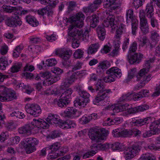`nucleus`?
Segmentation results:
<instances>
[{"label": "nucleus", "mask_w": 160, "mask_h": 160, "mask_svg": "<svg viewBox=\"0 0 160 160\" xmlns=\"http://www.w3.org/2000/svg\"><path fill=\"white\" fill-rule=\"evenodd\" d=\"M68 30V35L73 38L72 43V46L73 48H77L79 47V40L84 41L87 40L89 38V29L88 28H86L83 32V30H79L78 28H74L73 26H71L69 28Z\"/></svg>", "instance_id": "obj_1"}, {"label": "nucleus", "mask_w": 160, "mask_h": 160, "mask_svg": "<svg viewBox=\"0 0 160 160\" xmlns=\"http://www.w3.org/2000/svg\"><path fill=\"white\" fill-rule=\"evenodd\" d=\"M94 88L96 89L97 94L93 101V103L96 104L99 102L104 100L106 98L108 94L112 92L111 90L106 89L105 84L101 79H99L94 84Z\"/></svg>", "instance_id": "obj_2"}, {"label": "nucleus", "mask_w": 160, "mask_h": 160, "mask_svg": "<svg viewBox=\"0 0 160 160\" xmlns=\"http://www.w3.org/2000/svg\"><path fill=\"white\" fill-rule=\"evenodd\" d=\"M60 119L59 117L56 115L49 113L45 121L42 119L36 120V119H34V120L35 121V125L38 128L46 129L49 127V124L57 125L60 121Z\"/></svg>", "instance_id": "obj_3"}, {"label": "nucleus", "mask_w": 160, "mask_h": 160, "mask_svg": "<svg viewBox=\"0 0 160 160\" xmlns=\"http://www.w3.org/2000/svg\"><path fill=\"white\" fill-rule=\"evenodd\" d=\"M114 137H128L133 135L135 137H140L141 132L138 129L134 128L131 130L117 128L113 130L112 132Z\"/></svg>", "instance_id": "obj_4"}, {"label": "nucleus", "mask_w": 160, "mask_h": 160, "mask_svg": "<svg viewBox=\"0 0 160 160\" xmlns=\"http://www.w3.org/2000/svg\"><path fill=\"white\" fill-rule=\"evenodd\" d=\"M39 141L36 138L32 137L25 138L21 141L20 144L22 148H24L27 153H31L36 150L35 146L38 143Z\"/></svg>", "instance_id": "obj_5"}, {"label": "nucleus", "mask_w": 160, "mask_h": 160, "mask_svg": "<svg viewBox=\"0 0 160 160\" xmlns=\"http://www.w3.org/2000/svg\"><path fill=\"white\" fill-rule=\"evenodd\" d=\"M60 145L58 143H55L51 145L49 148H47L49 150V154L51 159H53L63 155L68 151V147L64 148L62 150L59 149Z\"/></svg>", "instance_id": "obj_6"}, {"label": "nucleus", "mask_w": 160, "mask_h": 160, "mask_svg": "<svg viewBox=\"0 0 160 160\" xmlns=\"http://www.w3.org/2000/svg\"><path fill=\"white\" fill-rule=\"evenodd\" d=\"M79 97H77L74 101V105L76 107H84L87 103L89 102L90 94L84 91L79 92Z\"/></svg>", "instance_id": "obj_7"}, {"label": "nucleus", "mask_w": 160, "mask_h": 160, "mask_svg": "<svg viewBox=\"0 0 160 160\" xmlns=\"http://www.w3.org/2000/svg\"><path fill=\"white\" fill-rule=\"evenodd\" d=\"M68 73V78L61 86L62 89H64V88L69 87L70 85L73 84L78 79V76L81 73L80 71L74 72L69 71Z\"/></svg>", "instance_id": "obj_8"}, {"label": "nucleus", "mask_w": 160, "mask_h": 160, "mask_svg": "<svg viewBox=\"0 0 160 160\" xmlns=\"http://www.w3.org/2000/svg\"><path fill=\"white\" fill-rule=\"evenodd\" d=\"M85 18V16L82 12H78L76 14L74 17H73L72 19H69L70 20H68L67 22L73 23V26L74 28H82L83 25V20Z\"/></svg>", "instance_id": "obj_9"}, {"label": "nucleus", "mask_w": 160, "mask_h": 160, "mask_svg": "<svg viewBox=\"0 0 160 160\" xmlns=\"http://www.w3.org/2000/svg\"><path fill=\"white\" fill-rule=\"evenodd\" d=\"M0 92H2V95L3 97L2 100L3 102L12 100L17 98L16 95L14 91H11L3 86H0Z\"/></svg>", "instance_id": "obj_10"}, {"label": "nucleus", "mask_w": 160, "mask_h": 160, "mask_svg": "<svg viewBox=\"0 0 160 160\" xmlns=\"http://www.w3.org/2000/svg\"><path fill=\"white\" fill-rule=\"evenodd\" d=\"M26 112L34 117L40 115L42 112L40 106L37 104L28 103L25 107Z\"/></svg>", "instance_id": "obj_11"}, {"label": "nucleus", "mask_w": 160, "mask_h": 160, "mask_svg": "<svg viewBox=\"0 0 160 160\" xmlns=\"http://www.w3.org/2000/svg\"><path fill=\"white\" fill-rule=\"evenodd\" d=\"M118 24V21L115 20V16L112 14H109L107 18V19L105 20L103 22V25L104 27H110L111 32L112 30H115L116 29Z\"/></svg>", "instance_id": "obj_12"}, {"label": "nucleus", "mask_w": 160, "mask_h": 160, "mask_svg": "<svg viewBox=\"0 0 160 160\" xmlns=\"http://www.w3.org/2000/svg\"><path fill=\"white\" fill-rule=\"evenodd\" d=\"M154 60V58H152L145 61L144 68L141 69L136 76L137 81L141 79L143 81L142 79H144V76L149 71L150 63L153 62Z\"/></svg>", "instance_id": "obj_13"}, {"label": "nucleus", "mask_w": 160, "mask_h": 160, "mask_svg": "<svg viewBox=\"0 0 160 160\" xmlns=\"http://www.w3.org/2000/svg\"><path fill=\"white\" fill-rule=\"evenodd\" d=\"M88 135L89 138L93 141H96V142H99L103 139L104 134L101 131L90 129Z\"/></svg>", "instance_id": "obj_14"}, {"label": "nucleus", "mask_w": 160, "mask_h": 160, "mask_svg": "<svg viewBox=\"0 0 160 160\" xmlns=\"http://www.w3.org/2000/svg\"><path fill=\"white\" fill-rule=\"evenodd\" d=\"M35 121L33 119V121L31 124H26L19 128L18 129V133L25 136H28L30 135L32 130L34 129V127L37 125H35Z\"/></svg>", "instance_id": "obj_15"}, {"label": "nucleus", "mask_w": 160, "mask_h": 160, "mask_svg": "<svg viewBox=\"0 0 160 160\" xmlns=\"http://www.w3.org/2000/svg\"><path fill=\"white\" fill-rule=\"evenodd\" d=\"M82 112L78 111L73 107L67 108L63 112L65 118H73L78 117L81 114Z\"/></svg>", "instance_id": "obj_16"}, {"label": "nucleus", "mask_w": 160, "mask_h": 160, "mask_svg": "<svg viewBox=\"0 0 160 160\" xmlns=\"http://www.w3.org/2000/svg\"><path fill=\"white\" fill-rule=\"evenodd\" d=\"M72 53V50L69 48H60L55 50V54L63 59L69 60Z\"/></svg>", "instance_id": "obj_17"}, {"label": "nucleus", "mask_w": 160, "mask_h": 160, "mask_svg": "<svg viewBox=\"0 0 160 160\" xmlns=\"http://www.w3.org/2000/svg\"><path fill=\"white\" fill-rule=\"evenodd\" d=\"M6 25L10 27H16L22 24V21L18 16L8 17L5 20Z\"/></svg>", "instance_id": "obj_18"}, {"label": "nucleus", "mask_w": 160, "mask_h": 160, "mask_svg": "<svg viewBox=\"0 0 160 160\" xmlns=\"http://www.w3.org/2000/svg\"><path fill=\"white\" fill-rule=\"evenodd\" d=\"M143 55L140 53H136L133 55H130V57L128 54L127 58L130 64H137L139 63L142 61Z\"/></svg>", "instance_id": "obj_19"}, {"label": "nucleus", "mask_w": 160, "mask_h": 160, "mask_svg": "<svg viewBox=\"0 0 160 160\" xmlns=\"http://www.w3.org/2000/svg\"><path fill=\"white\" fill-rule=\"evenodd\" d=\"M110 66V63L107 60H104L100 62L97 67V73L99 75L103 74L104 71Z\"/></svg>", "instance_id": "obj_20"}, {"label": "nucleus", "mask_w": 160, "mask_h": 160, "mask_svg": "<svg viewBox=\"0 0 160 160\" xmlns=\"http://www.w3.org/2000/svg\"><path fill=\"white\" fill-rule=\"evenodd\" d=\"M109 144L108 143H101L99 142L93 143L90 147L91 149L95 151H105L109 148Z\"/></svg>", "instance_id": "obj_21"}, {"label": "nucleus", "mask_w": 160, "mask_h": 160, "mask_svg": "<svg viewBox=\"0 0 160 160\" xmlns=\"http://www.w3.org/2000/svg\"><path fill=\"white\" fill-rule=\"evenodd\" d=\"M101 2L100 0H94L92 3L90 4L88 7L83 8V11L86 13L93 12L96 10L98 8V5L100 4Z\"/></svg>", "instance_id": "obj_22"}, {"label": "nucleus", "mask_w": 160, "mask_h": 160, "mask_svg": "<svg viewBox=\"0 0 160 160\" xmlns=\"http://www.w3.org/2000/svg\"><path fill=\"white\" fill-rule=\"evenodd\" d=\"M106 73L111 75L115 78H120L122 75L121 70L117 67H113L108 69Z\"/></svg>", "instance_id": "obj_23"}, {"label": "nucleus", "mask_w": 160, "mask_h": 160, "mask_svg": "<svg viewBox=\"0 0 160 160\" xmlns=\"http://www.w3.org/2000/svg\"><path fill=\"white\" fill-rule=\"evenodd\" d=\"M152 118L151 117H148L143 119H140L134 120L132 119V124L134 126H142L145 124H148L151 122Z\"/></svg>", "instance_id": "obj_24"}, {"label": "nucleus", "mask_w": 160, "mask_h": 160, "mask_svg": "<svg viewBox=\"0 0 160 160\" xmlns=\"http://www.w3.org/2000/svg\"><path fill=\"white\" fill-rule=\"evenodd\" d=\"M70 99L61 95L58 101H57L58 106L61 108H65L70 103Z\"/></svg>", "instance_id": "obj_25"}, {"label": "nucleus", "mask_w": 160, "mask_h": 160, "mask_svg": "<svg viewBox=\"0 0 160 160\" xmlns=\"http://www.w3.org/2000/svg\"><path fill=\"white\" fill-rule=\"evenodd\" d=\"M135 94L133 93L128 92L127 94L123 95L119 99L118 102L120 103H122V102L130 101L133 99L135 101L134 96Z\"/></svg>", "instance_id": "obj_26"}, {"label": "nucleus", "mask_w": 160, "mask_h": 160, "mask_svg": "<svg viewBox=\"0 0 160 160\" xmlns=\"http://www.w3.org/2000/svg\"><path fill=\"white\" fill-rule=\"evenodd\" d=\"M12 62V61L11 60H9L8 62V59L6 57L2 56L0 58V70H5L6 67Z\"/></svg>", "instance_id": "obj_27"}, {"label": "nucleus", "mask_w": 160, "mask_h": 160, "mask_svg": "<svg viewBox=\"0 0 160 160\" xmlns=\"http://www.w3.org/2000/svg\"><path fill=\"white\" fill-rule=\"evenodd\" d=\"M152 2H151L149 3H148L146 6L145 12L146 16L148 18L154 16V11Z\"/></svg>", "instance_id": "obj_28"}, {"label": "nucleus", "mask_w": 160, "mask_h": 160, "mask_svg": "<svg viewBox=\"0 0 160 160\" xmlns=\"http://www.w3.org/2000/svg\"><path fill=\"white\" fill-rule=\"evenodd\" d=\"M37 12L38 14L41 16L47 14L48 16H51L53 14L52 10L51 9H49L48 6L46 7L45 8H43L41 9L38 10Z\"/></svg>", "instance_id": "obj_29"}, {"label": "nucleus", "mask_w": 160, "mask_h": 160, "mask_svg": "<svg viewBox=\"0 0 160 160\" xmlns=\"http://www.w3.org/2000/svg\"><path fill=\"white\" fill-rule=\"evenodd\" d=\"M125 31V25L122 24H120L118 28L116 30L114 40L116 41H120L121 35L123 32Z\"/></svg>", "instance_id": "obj_30"}, {"label": "nucleus", "mask_w": 160, "mask_h": 160, "mask_svg": "<svg viewBox=\"0 0 160 160\" xmlns=\"http://www.w3.org/2000/svg\"><path fill=\"white\" fill-rule=\"evenodd\" d=\"M108 109L110 110H113L114 112H122L126 110V108L123 105L116 104L108 106Z\"/></svg>", "instance_id": "obj_31"}, {"label": "nucleus", "mask_w": 160, "mask_h": 160, "mask_svg": "<svg viewBox=\"0 0 160 160\" xmlns=\"http://www.w3.org/2000/svg\"><path fill=\"white\" fill-rule=\"evenodd\" d=\"M97 32L99 39L101 41L104 40L106 35L104 28L99 26L97 28Z\"/></svg>", "instance_id": "obj_32"}, {"label": "nucleus", "mask_w": 160, "mask_h": 160, "mask_svg": "<svg viewBox=\"0 0 160 160\" xmlns=\"http://www.w3.org/2000/svg\"><path fill=\"white\" fill-rule=\"evenodd\" d=\"M87 19H90V26L91 28H95L98 23L99 18L96 15H93L88 17Z\"/></svg>", "instance_id": "obj_33"}, {"label": "nucleus", "mask_w": 160, "mask_h": 160, "mask_svg": "<svg viewBox=\"0 0 160 160\" xmlns=\"http://www.w3.org/2000/svg\"><path fill=\"white\" fill-rule=\"evenodd\" d=\"M135 94V100L138 101L141 100L143 97H148L149 95V91L148 90L143 89L140 92Z\"/></svg>", "instance_id": "obj_34"}, {"label": "nucleus", "mask_w": 160, "mask_h": 160, "mask_svg": "<svg viewBox=\"0 0 160 160\" xmlns=\"http://www.w3.org/2000/svg\"><path fill=\"white\" fill-rule=\"evenodd\" d=\"M150 129L154 132H158L160 130V118L152 122L150 126Z\"/></svg>", "instance_id": "obj_35"}, {"label": "nucleus", "mask_w": 160, "mask_h": 160, "mask_svg": "<svg viewBox=\"0 0 160 160\" xmlns=\"http://www.w3.org/2000/svg\"><path fill=\"white\" fill-rule=\"evenodd\" d=\"M2 8L4 11L8 13H11L16 11L20 10L22 8L19 6L13 7L6 5H3Z\"/></svg>", "instance_id": "obj_36"}, {"label": "nucleus", "mask_w": 160, "mask_h": 160, "mask_svg": "<svg viewBox=\"0 0 160 160\" xmlns=\"http://www.w3.org/2000/svg\"><path fill=\"white\" fill-rule=\"evenodd\" d=\"M26 19L27 22L33 27H36L38 25V22L34 17L28 15L26 16Z\"/></svg>", "instance_id": "obj_37"}, {"label": "nucleus", "mask_w": 160, "mask_h": 160, "mask_svg": "<svg viewBox=\"0 0 160 160\" xmlns=\"http://www.w3.org/2000/svg\"><path fill=\"white\" fill-rule=\"evenodd\" d=\"M108 2V1H107L105 3L106 7H109L112 5H115V6H112L111 8L114 10L118 8L121 5L120 2H117V0H109V2Z\"/></svg>", "instance_id": "obj_38"}, {"label": "nucleus", "mask_w": 160, "mask_h": 160, "mask_svg": "<svg viewBox=\"0 0 160 160\" xmlns=\"http://www.w3.org/2000/svg\"><path fill=\"white\" fill-rule=\"evenodd\" d=\"M99 46L98 43L92 44L88 47L87 50V52L88 54H92L96 52Z\"/></svg>", "instance_id": "obj_39"}, {"label": "nucleus", "mask_w": 160, "mask_h": 160, "mask_svg": "<svg viewBox=\"0 0 160 160\" xmlns=\"http://www.w3.org/2000/svg\"><path fill=\"white\" fill-rule=\"evenodd\" d=\"M151 39L153 42H158L160 39V36L156 30H153L151 32Z\"/></svg>", "instance_id": "obj_40"}, {"label": "nucleus", "mask_w": 160, "mask_h": 160, "mask_svg": "<svg viewBox=\"0 0 160 160\" xmlns=\"http://www.w3.org/2000/svg\"><path fill=\"white\" fill-rule=\"evenodd\" d=\"M65 3L68 5L67 12L68 13H69L73 11L77 5L76 2L74 1L65 2Z\"/></svg>", "instance_id": "obj_41"}, {"label": "nucleus", "mask_w": 160, "mask_h": 160, "mask_svg": "<svg viewBox=\"0 0 160 160\" xmlns=\"http://www.w3.org/2000/svg\"><path fill=\"white\" fill-rule=\"evenodd\" d=\"M22 66L21 62H16L13 64L10 68L11 72L12 73L18 72Z\"/></svg>", "instance_id": "obj_42"}, {"label": "nucleus", "mask_w": 160, "mask_h": 160, "mask_svg": "<svg viewBox=\"0 0 160 160\" xmlns=\"http://www.w3.org/2000/svg\"><path fill=\"white\" fill-rule=\"evenodd\" d=\"M111 148L113 151L116 150L122 151L124 149V146L119 142H116L112 144Z\"/></svg>", "instance_id": "obj_43"}, {"label": "nucleus", "mask_w": 160, "mask_h": 160, "mask_svg": "<svg viewBox=\"0 0 160 160\" xmlns=\"http://www.w3.org/2000/svg\"><path fill=\"white\" fill-rule=\"evenodd\" d=\"M134 156L138 154L140 151L141 148L138 145L135 144L133 145L132 147L128 148Z\"/></svg>", "instance_id": "obj_44"}, {"label": "nucleus", "mask_w": 160, "mask_h": 160, "mask_svg": "<svg viewBox=\"0 0 160 160\" xmlns=\"http://www.w3.org/2000/svg\"><path fill=\"white\" fill-rule=\"evenodd\" d=\"M114 43L115 48L112 51V53L113 55H117L119 52L121 42L120 41H116L114 40Z\"/></svg>", "instance_id": "obj_45"}, {"label": "nucleus", "mask_w": 160, "mask_h": 160, "mask_svg": "<svg viewBox=\"0 0 160 160\" xmlns=\"http://www.w3.org/2000/svg\"><path fill=\"white\" fill-rule=\"evenodd\" d=\"M152 27L153 28H158V22L156 18L154 16L148 18Z\"/></svg>", "instance_id": "obj_46"}, {"label": "nucleus", "mask_w": 160, "mask_h": 160, "mask_svg": "<svg viewBox=\"0 0 160 160\" xmlns=\"http://www.w3.org/2000/svg\"><path fill=\"white\" fill-rule=\"evenodd\" d=\"M138 29V21L135 20L132 22V34L133 35H136V32Z\"/></svg>", "instance_id": "obj_47"}, {"label": "nucleus", "mask_w": 160, "mask_h": 160, "mask_svg": "<svg viewBox=\"0 0 160 160\" xmlns=\"http://www.w3.org/2000/svg\"><path fill=\"white\" fill-rule=\"evenodd\" d=\"M84 52L81 49H78L73 53L74 58L76 59L81 58L83 57Z\"/></svg>", "instance_id": "obj_48"}, {"label": "nucleus", "mask_w": 160, "mask_h": 160, "mask_svg": "<svg viewBox=\"0 0 160 160\" xmlns=\"http://www.w3.org/2000/svg\"><path fill=\"white\" fill-rule=\"evenodd\" d=\"M133 12L132 9L128 10L126 14L127 21L131 20V22L134 21L136 19H134L133 17Z\"/></svg>", "instance_id": "obj_49"}, {"label": "nucleus", "mask_w": 160, "mask_h": 160, "mask_svg": "<svg viewBox=\"0 0 160 160\" xmlns=\"http://www.w3.org/2000/svg\"><path fill=\"white\" fill-rule=\"evenodd\" d=\"M141 160H155V157L149 153L143 155L141 157Z\"/></svg>", "instance_id": "obj_50"}, {"label": "nucleus", "mask_w": 160, "mask_h": 160, "mask_svg": "<svg viewBox=\"0 0 160 160\" xmlns=\"http://www.w3.org/2000/svg\"><path fill=\"white\" fill-rule=\"evenodd\" d=\"M73 92V91L72 89L69 88L65 91L63 92L62 93L61 95L70 99L71 98V95Z\"/></svg>", "instance_id": "obj_51"}, {"label": "nucleus", "mask_w": 160, "mask_h": 160, "mask_svg": "<svg viewBox=\"0 0 160 160\" xmlns=\"http://www.w3.org/2000/svg\"><path fill=\"white\" fill-rule=\"evenodd\" d=\"M66 122L67 129L75 128L77 126L75 122L74 121L67 120Z\"/></svg>", "instance_id": "obj_52"}, {"label": "nucleus", "mask_w": 160, "mask_h": 160, "mask_svg": "<svg viewBox=\"0 0 160 160\" xmlns=\"http://www.w3.org/2000/svg\"><path fill=\"white\" fill-rule=\"evenodd\" d=\"M57 63V62L55 58H52L47 60L45 64L47 66L52 67L55 66Z\"/></svg>", "instance_id": "obj_53"}, {"label": "nucleus", "mask_w": 160, "mask_h": 160, "mask_svg": "<svg viewBox=\"0 0 160 160\" xmlns=\"http://www.w3.org/2000/svg\"><path fill=\"white\" fill-rule=\"evenodd\" d=\"M122 121V119L121 118L118 117H115L113 119H112L110 122L109 125H114V124H118L121 123ZM109 124V123H108Z\"/></svg>", "instance_id": "obj_54"}, {"label": "nucleus", "mask_w": 160, "mask_h": 160, "mask_svg": "<svg viewBox=\"0 0 160 160\" xmlns=\"http://www.w3.org/2000/svg\"><path fill=\"white\" fill-rule=\"evenodd\" d=\"M129 151L130 150L128 149L127 151L124 152V157L126 160L131 159L135 157L131 152Z\"/></svg>", "instance_id": "obj_55"}, {"label": "nucleus", "mask_w": 160, "mask_h": 160, "mask_svg": "<svg viewBox=\"0 0 160 160\" xmlns=\"http://www.w3.org/2000/svg\"><path fill=\"white\" fill-rule=\"evenodd\" d=\"M145 0H134L133 4L136 9H138L141 6Z\"/></svg>", "instance_id": "obj_56"}, {"label": "nucleus", "mask_w": 160, "mask_h": 160, "mask_svg": "<svg viewBox=\"0 0 160 160\" xmlns=\"http://www.w3.org/2000/svg\"><path fill=\"white\" fill-rule=\"evenodd\" d=\"M115 78L111 76V75H109L108 76L105 77L103 79L104 81L107 83H111L112 82H114L115 80Z\"/></svg>", "instance_id": "obj_57"}, {"label": "nucleus", "mask_w": 160, "mask_h": 160, "mask_svg": "<svg viewBox=\"0 0 160 160\" xmlns=\"http://www.w3.org/2000/svg\"><path fill=\"white\" fill-rule=\"evenodd\" d=\"M149 106L146 105H141L136 107L137 112H143L145 110L148 109L149 108Z\"/></svg>", "instance_id": "obj_58"}, {"label": "nucleus", "mask_w": 160, "mask_h": 160, "mask_svg": "<svg viewBox=\"0 0 160 160\" xmlns=\"http://www.w3.org/2000/svg\"><path fill=\"white\" fill-rule=\"evenodd\" d=\"M137 44L136 42H134L131 45L129 50V53L135 52L137 49Z\"/></svg>", "instance_id": "obj_59"}, {"label": "nucleus", "mask_w": 160, "mask_h": 160, "mask_svg": "<svg viewBox=\"0 0 160 160\" xmlns=\"http://www.w3.org/2000/svg\"><path fill=\"white\" fill-rule=\"evenodd\" d=\"M140 29L142 33L146 34L149 32L148 25L140 26Z\"/></svg>", "instance_id": "obj_60"}, {"label": "nucleus", "mask_w": 160, "mask_h": 160, "mask_svg": "<svg viewBox=\"0 0 160 160\" xmlns=\"http://www.w3.org/2000/svg\"><path fill=\"white\" fill-rule=\"evenodd\" d=\"M129 39L128 38H125L124 39L122 46V49L123 51L127 49L129 44Z\"/></svg>", "instance_id": "obj_61"}, {"label": "nucleus", "mask_w": 160, "mask_h": 160, "mask_svg": "<svg viewBox=\"0 0 160 160\" xmlns=\"http://www.w3.org/2000/svg\"><path fill=\"white\" fill-rule=\"evenodd\" d=\"M6 127L10 131L16 128L15 124L12 122H10L7 123L6 125Z\"/></svg>", "instance_id": "obj_62"}, {"label": "nucleus", "mask_w": 160, "mask_h": 160, "mask_svg": "<svg viewBox=\"0 0 160 160\" xmlns=\"http://www.w3.org/2000/svg\"><path fill=\"white\" fill-rule=\"evenodd\" d=\"M29 39L31 43H37L41 41L40 38L34 36L30 37Z\"/></svg>", "instance_id": "obj_63"}, {"label": "nucleus", "mask_w": 160, "mask_h": 160, "mask_svg": "<svg viewBox=\"0 0 160 160\" xmlns=\"http://www.w3.org/2000/svg\"><path fill=\"white\" fill-rule=\"evenodd\" d=\"M58 122L57 125L59 127L62 129H67L66 121L63 122L60 119V121H59Z\"/></svg>", "instance_id": "obj_64"}]
</instances>
